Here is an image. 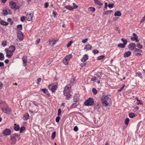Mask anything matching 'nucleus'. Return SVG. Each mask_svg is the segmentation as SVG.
I'll return each instance as SVG.
<instances>
[{
  "label": "nucleus",
  "mask_w": 145,
  "mask_h": 145,
  "mask_svg": "<svg viewBox=\"0 0 145 145\" xmlns=\"http://www.w3.org/2000/svg\"><path fill=\"white\" fill-rule=\"evenodd\" d=\"M129 115V117L131 118H133L136 116L135 113H130Z\"/></svg>",
  "instance_id": "29"
},
{
  "label": "nucleus",
  "mask_w": 145,
  "mask_h": 145,
  "mask_svg": "<svg viewBox=\"0 0 145 145\" xmlns=\"http://www.w3.org/2000/svg\"><path fill=\"white\" fill-rule=\"evenodd\" d=\"M105 57V56L101 55L98 57L97 58V59L98 60H101L103 59Z\"/></svg>",
  "instance_id": "42"
},
{
  "label": "nucleus",
  "mask_w": 145,
  "mask_h": 145,
  "mask_svg": "<svg viewBox=\"0 0 145 145\" xmlns=\"http://www.w3.org/2000/svg\"><path fill=\"white\" fill-rule=\"evenodd\" d=\"M145 20V15L144 16V17L140 21V23H141L142 22Z\"/></svg>",
  "instance_id": "58"
},
{
  "label": "nucleus",
  "mask_w": 145,
  "mask_h": 145,
  "mask_svg": "<svg viewBox=\"0 0 145 145\" xmlns=\"http://www.w3.org/2000/svg\"><path fill=\"white\" fill-rule=\"evenodd\" d=\"M92 46L89 44H87L84 47V49L86 50H91V49Z\"/></svg>",
  "instance_id": "18"
},
{
  "label": "nucleus",
  "mask_w": 145,
  "mask_h": 145,
  "mask_svg": "<svg viewBox=\"0 0 145 145\" xmlns=\"http://www.w3.org/2000/svg\"><path fill=\"white\" fill-rule=\"evenodd\" d=\"M129 120L128 118H126L125 120V124L126 125H127L128 124L129 122Z\"/></svg>",
  "instance_id": "40"
},
{
  "label": "nucleus",
  "mask_w": 145,
  "mask_h": 145,
  "mask_svg": "<svg viewBox=\"0 0 145 145\" xmlns=\"http://www.w3.org/2000/svg\"><path fill=\"white\" fill-rule=\"evenodd\" d=\"M77 106V105L76 104V103H73L71 105V107H72V108H75Z\"/></svg>",
  "instance_id": "64"
},
{
  "label": "nucleus",
  "mask_w": 145,
  "mask_h": 145,
  "mask_svg": "<svg viewBox=\"0 0 145 145\" xmlns=\"http://www.w3.org/2000/svg\"><path fill=\"white\" fill-rule=\"evenodd\" d=\"M22 59L23 61L24 65L25 67L26 65L27 62V56H24Z\"/></svg>",
  "instance_id": "12"
},
{
  "label": "nucleus",
  "mask_w": 145,
  "mask_h": 145,
  "mask_svg": "<svg viewBox=\"0 0 145 145\" xmlns=\"http://www.w3.org/2000/svg\"><path fill=\"white\" fill-rule=\"evenodd\" d=\"M79 95L75 94L73 97V102L74 103L78 102L79 100Z\"/></svg>",
  "instance_id": "14"
},
{
  "label": "nucleus",
  "mask_w": 145,
  "mask_h": 145,
  "mask_svg": "<svg viewBox=\"0 0 145 145\" xmlns=\"http://www.w3.org/2000/svg\"><path fill=\"white\" fill-rule=\"evenodd\" d=\"M74 130L75 132L77 131L78 130V128L77 126H75L74 128Z\"/></svg>",
  "instance_id": "52"
},
{
  "label": "nucleus",
  "mask_w": 145,
  "mask_h": 145,
  "mask_svg": "<svg viewBox=\"0 0 145 145\" xmlns=\"http://www.w3.org/2000/svg\"><path fill=\"white\" fill-rule=\"evenodd\" d=\"M94 2L95 4L101 6L103 5V4L99 0H96L94 1Z\"/></svg>",
  "instance_id": "23"
},
{
  "label": "nucleus",
  "mask_w": 145,
  "mask_h": 145,
  "mask_svg": "<svg viewBox=\"0 0 145 145\" xmlns=\"http://www.w3.org/2000/svg\"><path fill=\"white\" fill-rule=\"evenodd\" d=\"M134 50L135 52H142V51L141 50L138 49L137 48H135Z\"/></svg>",
  "instance_id": "49"
},
{
  "label": "nucleus",
  "mask_w": 145,
  "mask_h": 145,
  "mask_svg": "<svg viewBox=\"0 0 145 145\" xmlns=\"http://www.w3.org/2000/svg\"><path fill=\"white\" fill-rule=\"evenodd\" d=\"M88 58V57L87 54L84 55V56L81 59V61L83 62H85Z\"/></svg>",
  "instance_id": "15"
},
{
  "label": "nucleus",
  "mask_w": 145,
  "mask_h": 145,
  "mask_svg": "<svg viewBox=\"0 0 145 145\" xmlns=\"http://www.w3.org/2000/svg\"><path fill=\"white\" fill-rule=\"evenodd\" d=\"M7 42L6 41H3L2 44V45L3 46H5L7 45Z\"/></svg>",
  "instance_id": "46"
},
{
  "label": "nucleus",
  "mask_w": 145,
  "mask_h": 145,
  "mask_svg": "<svg viewBox=\"0 0 145 145\" xmlns=\"http://www.w3.org/2000/svg\"><path fill=\"white\" fill-rule=\"evenodd\" d=\"M136 47V44L135 43H132L128 45V48L129 50H133L135 49Z\"/></svg>",
  "instance_id": "10"
},
{
  "label": "nucleus",
  "mask_w": 145,
  "mask_h": 145,
  "mask_svg": "<svg viewBox=\"0 0 145 145\" xmlns=\"http://www.w3.org/2000/svg\"><path fill=\"white\" fill-rule=\"evenodd\" d=\"M137 47L141 49L142 48V46L140 44V43H138L137 44Z\"/></svg>",
  "instance_id": "47"
},
{
  "label": "nucleus",
  "mask_w": 145,
  "mask_h": 145,
  "mask_svg": "<svg viewBox=\"0 0 145 145\" xmlns=\"http://www.w3.org/2000/svg\"><path fill=\"white\" fill-rule=\"evenodd\" d=\"M110 97V95H103L102 96L101 98V101L103 106L106 107L109 105V104L110 103L111 101Z\"/></svg>",
  "instance_id": "1"
},
{
  "label": "nucleus",
  "mask_w": 145,
  "mask_h": 145,
  "mask_svg": "<svg viewBox=\"0 0 145 145\" xmlns=\"http://www.w3.org/2000/svg\"><path fill=\"white\" fill-rule=\"evenodd\" d=\"M29 117V114L28 113H25L23 117V119L24 120H27Z\"/></svg>",
  "instance_id": "19"
},
{
  "label": "nucleus",
  "mask_w": 145,
  "mask_h": 145,
  "mask_svg": "<svg viewBox=\"0 0 145 145\" xmlns=\"http://www.w3.org/2000/svg\"><path fill=\"white\" fill-rule=\"evenodd\" d=\"M93 54H96L99 53V51L97 50H93Z\"/></svg>",
  "instance_id": "51"
},
{
  "label": "nucleus",
  "mask_w": 145,
  "mask_h": 145,
  "mask_svg": "<svg viewBox=\"0 0 145 145\" xmlns=\"http://www.w3.org/2000/svg\"><path fill=\"white\" fill-rule=\"evenodd\" d=\"M114 29H115V30L118 31V33H120V30L119 29L118 27H116Z\"/></svg>",
  "instance_id": "60"
},
{
  "label": "nucleus",
  "mask_w": 145,
  "mask_h": 145,
  "mask_svg": "<svg viewBox=\"0 0 145 145\" xmlns=\"http://www.w3.org/2000/svg\"><path fill=\"white\" fill-rule=\"evenodd\" d=\"M60 118L59 116L57 117L56 119V121L57 122H58L59 121Z\"/></svg>",
  "instance_id": "53"
},
{
  "label": "nucleus",
  "mask_w": 145,
  "mask_h": 145,
  "mask_svg": "<svg viewBox=\"0 0 145 145\" xmlns=\"http://www.w3.org/2000/svg\"><path fill=\"white\" fill-rule=\"evenodd\" d=\"M70 85H67L63 91L64 96H66V99L67 100L71 98L72 95L70 94V88L69 87Z\"/></svg>",
  "instance_id": "2"
},
{
  "label": "nucleus",
  "mask_w": 145,
  "mask_h": 145,
  "mask_svg": "<svg viewBox=\"0 0 145 145\" xmlns=\"http://www.w3.org/2000/svg\"><path fill=\"white\" fill-rule=\"evenodd\" d=\"M25 128L24 126H22L21 127L20 130V133H22L23 132V131L25 130Z\"/></svg>",
  "instance_id": "43"
},
{
  "label": "nucleus",
  "mask_w": 145,
  "mask_h": 145,
  "mask_svg": "<svg viewBox=\"0 0 145 145\" xmlns=\"http://www.w3.org/2000/svg\"><path fill=\"white\" fill-rule=\"evenodd\" d=\"M72 42H73L72 41L70 42L67 45V47H69L71 45Z\"/></svg>",
  "instance_id": "55"
},
{
  "label": "nucleus",
  "mask_w": 145,
  "mask_h": 145,
  "mask_svg": "<svg viewBox=\"0 0 145 145\" xmlns=\"http://www.w3.org/2000/svg\"><path fill=\"white\" fill-rule=\"evenodd\" d=\"M95 8L93 7H90L88 8V10L89 12H94L95 10Z\"/></svg>",
  "instance_id": "28"
},
{
  "label": "nucleus",
  "mask_w": 145,
  "mask_h": 145,
  "mask_svg": "<svg viewBox=\"0 0 145 145\" xmlns=\"http://www.w3.org/2000/svg\"><path fill=\"white\" fill-rule=\"evenodd\" d=\"M121 12L119 11H116L114 13V15L115 16H120L121 15Z\"/></svg>",
  "instance_id": "22"
},
{
  "label": "nucleus",
  "mask_w": 145,
  "mask_h": 145,
  "mask_svg": "<svg viewBox=\"0 0 145 145\" xmlns=\"http://www.w3.org/2000/svg\"><path fill=\"white\" fill-rule=\"evenodd\" d=\"M114 5V4H109L108 5V7L110 8H112L113 7Z\"/></svg>",
  "instance_id": "63"
},
{
  "label": "nucleus",
  "mask_w": 145,
  "mask_h": 145,
  "mask_svg": "<svg viewBox=\"0 0 145 145\" xmlns=\"http://www.w3.org/2000/svg\"><path fill=\"white\" fill-rule=\"evenodd\" d=\"M56 40H52L49 41V43L52 46H54L56 44Z\"/></svg>",
  "instance_id": "27"
},
{
  "label": "nucleus",
  "mask_w": 145,
  "mask_h": 145,
  "mask_svg": "<svg viewBox=\"0 0 145 145\" xmlns=\"http://www.w3.org/2000/svg\"><path fill=\"white\" fill-rule=\"evenodd\" d=\"M41 90L43 91L45 94H46L48 97L50 96V94L49 93L48 89L46 88H43L41 89Z\"/></svg>",
  "instance_id": "13"
},
{
  "label": "nucleus",
  "mask_w": 145,
  "mask_h": 145,
  "mask_svg": "<svg viewBox=\"0 0 145 145\" xmlns=\"http://www.w3.org/2000/svg\"><path fill=\"white\" fill-rule=\"evenodd\" d=\"M88 40V39L87 38H86L84 40H83L82 41V42L83 43H85L87 42V41Z\"/></svg>",
  "instance_id": "59"
},
{
  "label": "nucleus",
  "mask_w": 145,
  "mask_h": 145,
  "mask_svg": "<svg viewBox=\"0 0 145 145\" xmlns=\"http://www.w3.org/2000/svg\"><path fill=\"white\" fill-rule=\"evenodd\" d=\"M68 60H66L65 58L63 61V62L64 64L65 65H67L68 64Z\"/></svg>",
  "instance_id": "48"
},
{
  "label": "nucleus",
  "mask_w": 145,
  "mask_h": 145,
  "mask_svg": "<svg viewBox=\"0 0 145 145\" xmlns=\"http://www.w3.org/2000/svg\"><path fill=\"white\" fill-rule=\"evenodd\" d=\"M9 4L11 8H15L16 9H18L19 8V6H16V3L13 1L10 2Z\"/></svg>",
  "instance_id": "9"
},
{
  "label": "nucleus",
  "mask_w": 145,
  "mask_h": 145,
  "mask_svg": "<svg viewBox=\"0 0 145 145\" xmlns=\"http://www.w3.org/2000/svg\"><path fill=\"white\" fill-rule=\"evenodd\" d=\"M113 11L112 10H106L103 12V16H104L108 13L110 14Z\"/></svg>",
  "instance_id": "25"
},
{
  "label": "nucleus",
  "mask_w": 145,
  "mask_h": 145,
  "mask_svg": "<svg viewBox=\"0 0 145 145\" xmlns=\"http://www.w3.org/2000/svg\"><path fill=\"white\" fill-rule=\"evenodd\" d=\"M138 37L137 36L135 37H132L131 39L132 41H133L135 40L136 42H137L139 41V40H138Z\"/></svg>",
  "instance_id": "24"
},
{
  "label": "nucleus",
  "mask_w": 145,
  "mask_h": 145,
  "mask_svg": "<svg viewBox=\"0 0 145 145\" xmlns=\"http://www.w3.org/2000/svg\"><path fill=\"white\" fill-rule=\"evenodd\" d=\"M17 37L20 41H22L24 39L23 33L20 31H18L17 33Z\"/></svg>",
  "instance_id": "6"
},
{
  "label": "nucleus",
  "mask_w": 145,
  "mask_h": 145,
  "mask_svg": "<svg viewBox=\"0 0 145 145\" xmlns=\"http://www.w3.org/2000/svg\"><path fill=\"white\" fill-rule=\"evenodd\" d=\"M5 104H7L5 102L2 100H0V107L2 108V106L3 107L5 105Z\"/></svg>",
  "instance_id": "21"
},
{
  "label": "nucleus",
  "mask_w": 145,
  "mask_h": 145,
  "mask_svg": "<svg viewBox=\"0 0 145 145\" xmlns=\"http://www.w3.org/2000/svg\"><path fill=\"white\" fill-rule=\"evenodd\" d=\"M72 57V55L71 54H70L66 56L65 57V59H66V60H69L70 58H71Z\"/></svg>",
  "instance_id": "34"
},
{
  "label": "nucleus",
  "mask_w": 145,
  "mask_h": 145,
  "mask_svg": "<svg viewBox=\"0 0 145 145\" xmlns=\"http://www.w3.org/2000/svg\"><path fill=\"white\" fill-rule=\"evenodd\" d=\"M25 19V17L23 16L21 18V21L22 22H24Z\"/></svg>",
  "instance_id": "56"
},
{
  "label": "nucleus",
  "mask_w": 145,
  "mask_h": 145,
  "mask_svg": "<svg viewBox=\"0 0 145 145\" xmlns=\"http://www.w3.org/2000/svg\"><path fill=\"white\" fill-rule=\"evenodd\" d=\"M97 80V78L96 77L94 76L91 78V81H95Z\"/></svg>",
  "instance_id": "45"
},
{
  "label": "nucleus",
  "mask_w": 145,
  "mask_h": 145,
  "mask_svg": "<svg viewBox=\"0 0 145 145\" xmlns=\"http://www.w3.org/2000/svg\"><path fill=\"white\" fill-rule=\"evenodd\" d=\"M7 20L8 22H10L11 25L13 24L14 22L11 18H8L7 19Z\"/></svg>",
  "instance_id": "41"
},
{
  "label": "nucleus",
  "mask_w": 145,
  "mask_h": 145,
  "mask_svg": "<svg viewBox=\"0 0 145 145\" xmlns=\"http://www.w3.org/2000/svg\"><path fill=\"white\" fill-rule=\"evenodd\" d=\"M5 50L7 52L6 56L8 58H10L13 52L11 50H7V49H5Z\"/></svg>",
  "instance_id": "8"
},
{
  "label": "nucleus",
  "mask_w": 145,
  "mask_h": 145,
  "mask_svg": "<svg viewBox=\"0 0 145 145\" xmlns=\"http://www.w3.org/2000/svg\"><path fill=\"white\" fill-rule=\"evenodd\" d=\"M33 14L32 13H28L26 15V18L28 21H29L32 20Z\"/></svg>",
  "instance_id": "11"
},
{
  "label": "nucleus",
  "mask_w": 145,
  "mask_h": 145,
  "mask_svg": "<svg viewBox=\"0 0 145 145\" xmlns=\"http://www.w3.org/2000/svg\"><path fill=\"white\" fill-rule=\"evenodd\" d=\"M137 104L138 105L140 104L141 105H143L142 103L140 100H138V101L137 102Z\"/></svg>",
  "instance_id": "54"
},
{
  "label": "nucleus",
  "mask_w": 145,
  "mask_h": 145,
  "mask_svg": "<svg viewBox=\"0 0 145 145\" xmlns=\"http://www.w3.org/2000/svg\"><path fill=\"white\" fill-rule=\"evenodd\" d=\"M0 24L4 26H7L8 25V23L7 22H6L4 20H1L0 21Z\"/></svg>",
  "instance_id": "20"
},
{
  "label": "nucleus",
  "mask_w": 145,
  "mask_h": 145,
  "mask_svg": "<svg viewBox=\"0 0 145 145\" xmlns=\"http://www.w3.org/2000/svg\"><path fill=\"white\" fill-rule=\"evenodd\" d=\"M3 112L7 114H9L11 112V110L7 104H5L3 107L1 108Z\"/></svg>",
  "instance_id": "4"
},
{
  "label": "nucleus",
  "mask_w": 145,
  "mask_h": 145,
  "mask_svg": "<svg viewBox=\"0 0 145 145\" xmlns=\"http://www.w3.org/2000/svg\"><path fill=\"white\" fill-rule=\"evenodd\" d=\"M56 135V132L55 131H54L52 134L51 135V138L52 139H53L54 138Z\"/></svg>",
  "instance_id": "39"
},
{
  "label": "nucleus",
  "mask_w": 145,
  "mask_h": 145,
  "mask_svg": "<svg viewBox=\"0 0 145 145\" xmlns=\"http://www.w3.org/2000/svg\"><path fill=\"white\" fill-rule=\"evenodd\" d=\"M73 5L74 7L73 8H78V6L75 3H73L72 4Z\"/></svg>",
  "instance_id": "57"
},
{
  "label": "nucleus",
  "mask_w": 145,
  "mask_h": 145,
  "mask_svg": "<svg viewBox=\"0 0 145 145\" xmlns=\"http://www.w3.org/2000/svg\"><path fill=\"white\" fill-rule=\"evenodd\" d=\"M17 28L18 30H22V26L21 24L18 25L17 26Z\"/></svg>",
  "instance_id": "44"
},
{
  "label": "nucleus",
  "mask_w": 145,
  "mask_h": 145,
  "mask_svg": "<svg viewBox=\"0 0 145 145\" xmlns=\"http://www.w3.org/2000/svg\"><path fill=\"white\" fill-rule=\"evenodd\" d=\"M61 109H59L58 110V113H57V115L58 116H59L60 115V114L61 113Z\"/></svg>",
  "instance_id": "50"
},
{
  "label": "nucleus",
  "mask_w": 145,
  "mask_h": 145,
  "mask_svg": "<svg viewBox=\"0 0 145 145\" xmlns=\"http://www.w3.org/2000/svg\"><path fill=\"white\" fill-rule=\"evenodd\" d=\"M136 74L137 76H138L141 78H142V74L141 72H136Z\"/></svg>",
  "instance_id": "32"
},
{
  "label": "nucleus",
  "mask_w": 145,
  "mask_h": 145,
  "mask_svg": "<svg viewBox=\"0 0 145 145\" xmlns=\"http://www.w3.org/2000/svg\"><path fill=\"white\" fill-rule=\"evenodd\" d=\"M84 104L87 106L93 105L94 104V100L91 98H89L85 101Z\"/></svg>",
  "instance_id": "5"
},
{
  "label": "nucleus",
  "mask_w": 145,
  "mask_h": 145,
  "mask_svg": "<svg viewBox=\"0 0 145 145\" xmlns=\"http://www.w3.org/2000/svg\"><path fill=\"white\" fill-rule=\"evenodd\" d=\"M8 12L7 10L6 9H4L3 10V12L2 14H3L5 16L8 14Z\"/></svg>",
  "instance_id": "31"
},
{
  "label": "nucleus",
  "mask_w": 145,
  "mask_h": 145,
  "mask_svg": "<svg viewBox=\"0 0 145 145\" xmlns=\"http://www.w3.org/2000/svg\"><path fill=\"white\" fill-rule=\"evenodd\" d=\"M20 129V127L18 125H17L14 127V129L16 131H18Z\"/></svg>",
  "instance_id": "36"
},
{
  "label": "nucleus",
  "mask_w": 145,
  "mask_h": 145,
  "mask_svg": "<svg viewBox=\"0 0 145 145\" xmlns=\"http://www.w3.org/2000/svg\"><path fill=\"white\" fill-rule=\"evenodd\" d=\"M4 54L1 53H0V60H3L4 59Z\"/></svg>",
  "instance_id": "38"
},
{
  "label": "nucleus",
  "mask_w": 145,
  "mask_h": 145,
  "mask_svg": "<svg viewBox=\"0 0 145 145\" xmlns=\"http://www.w3.org/2000/svg\"><path fill=\"white\" fill-rule=\"evenodd\" d=\"M41 80V79L40 78H39L37 80V83L38 84H39Z\"/></svg>",
  "instance_id": "62"
},
{
  "label": "nucleus",
  "mask_w": 145,
  "mask_h": 145,
  "mask_svg": "<svg viewBox=\"0 0 145 145\" xmlns=\"http://www.w3.org/2000/svg\"><path fill=\"white\" fill-rule=\"evenodd\" d=\"M10 137L11 140L12 141L11 143L12 144H15L17 140H19L20 139V135L16 133L12 134L11 135Z\"/></svg>",
  "instance_id": "3"
},
{
  "label": "nucleus",
  "mask_w": 145,
  "mask_h": 145,
  "mask_svg": "<svg viewBox=\"0 0 145 145\" xmlns=\"http://www.w3.org/2000/svg\"><path fill=\"white\" fill-rule=\"evenodd\" d=\"M131 54V52L130 51H127L124 54V57H128Z\"/></svg>",
  "instance_id": "16"
},
{
  "label": "nucleus",
  "mask_w": 145,
  "mask_h": 145,
  "mask_svg": "<svg viewBox=\"0 0 145 145\" xmlns=\"http://www.w3.org/2000/svg\"><path fill=\"white\" fill-rule=\"evenodd\" d=\"M65 7L70 10H72L74 9V8H73L72 7L68 5L65 6Z\"/></svg>",
  "instance_id": "26"
},
{
  "label": "nucleus",
  "mask_w": 145,
  "mask_h": 145,
  "mask_svg": "<svg viewBox=\"0 0 145 145\" xmlns=\"http://www.w3.org/2000/svg\"><path fill=\"white\" fill-rule=\"evenodd\" d=\"M121 40L123 42V44L126 45L127 43V41L126 39H124L123 38L121 39Z\"/></svg>",
  "instance_id": "35"
},
{
  "label": "nucleus",
  "mask_w": 145,
  "mask_h": 145,
  "mask_svg": "<svg viewBox=\"0 0 145 145\" xmlns=\"http://www.w3.org/2000/svg\"><path fill=\"white\" fill-rule=\"evenodd\" d=\"M52 14L53 16L55 18L56 17V12H55V11H53L52 13Z\"/></svg>",
  "instance_id": "61"
},
{
  "label": "nucleus",
  "mask_w": 145,
  "mask_h": 145,
  "mask_svg": "<svg viewBox=\"0 0 145 145\" xmlns=\"http://www.w3.org/2000/svg\"><path fill=\"white\" fill-rule=\"evenodd\" d=\"M125 45L123 44H119L118 45V47L121 48H124L125 47Z\"/></svg>",
  "instance_id": "30"
},
{
  "label": "nucleus",
  "mask_w": 145,
  "mask_h": 145,
  "mask_svg": "<svg viewBox=\"0 0 145 145\" xmlns=\"http://www.w3.org/2000/svg\"><path fill=\"white\" fill-rule=\"evenodd\" d=\"M92 92L93 93V94L96 95L97 93V91L96 89L95 88H93L92 90Z\"/></svg>",
  "instance_id": "37"
},
{
  "label": "nucleus",
  "mask_w": 145,
  "mask_h": 145,
  "mask_svg": "<svg viewBox=\"0 0 145 145\" xmlns=\"http://www.w3.org/2000/svg\"><path fill=\"white\" fill-rule=\"evenodd\" d=\"M57 88V85H54L52 86L51 88L52 91L53 92H55Z\"/></svg>",
  "instance_id": "17"
},
{
  "label": "nucleus",
  "mask_w": 145,
  "mask_h": 145,
  "mask_svg": "<svg viewBox=\"0 0 145 145\" xmlns=\"http://www.w3.org/2000/svg\"><path fill=\"white\" fill-rule=\"evenodd\" d=\"M9 48L11 50V51L12 52H14L16 49L15 47L14 46L12 45L11 46L9 47Z\"/></svg>",
  "instance_id": "33"
},
{
  "label": "nucleus",
  "mask_w": 145,
  "mask_h": 145,
  "mask_svg": "<svg viewBox=\"0 0 145 145\" xmlns=\"http://www.w3.org/2000/svg\"><path fill=\"white\" fill-rule=\"evenodd\" d=\"M11 131L9 129H6L3 131V134L4 136L9 135L11 134Z\"/></svg>",
  "instance_id": "7"
}]
</instances>
